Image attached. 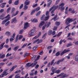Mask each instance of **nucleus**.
Returning a JSON list of instances; mask_svg holds the SVG:
<instances>
[{
  "label": "nucleus",
  "instance_id": "1",
  "mask_svg": "<svg viewBox=\"0 0 78 78\" xmlns=\"http://www.w3.org/2000/svg\"><path fill=\"white\" fill-rule=\"evenodd\" d=\"M76 20V18H75L73 19L72 18H68L66 20L65 23L66 25H69L70 24L71 22H74L75 20Z\"/></svg>",
  "mask_w": 78,
  "mask_h": 78
},
{
  "label": "nucleus",
  "instance_id": "2",
  "mask_svg": "<svg viewBox=\"0 0 78 78\" xmlns=\"http://www.w3.org/2000/svg\"><path fill=\"white\" fill-rule=\"evenodd\" d=\"M34 31H35V29H32L30 31V33L28 34V37H32V36H33L34 34Z\"/></svg>",
  "mask_w": 78,
  "mask_h": 78
},
{
  "label": "nucleus",
  "instance_id": "3",
  "mask_svg": "<svg viewBox=\"0 0 78 78\" xmlns=\"http://www.w3.org/2000/svg\"><path fill=\"white\" fill-rule=\"evenodd\" d=\"M7 70H8V69H5L3 72V73L1 74V77H4V76H6V75H7L8 74V73H7V72H6Z\"/></svg>",
  "mask_w": 78,
  "mask_h": 78
},
{
  "label": "nucleus",
  "instance_id": "4",
  "mask_svg": "<svg viewBox=\"0 0 78 78\" xmlns=\"http://www.w3.org/2000/svg\"><path fill=\"white\" fill-rule=\"evenodd\" d=\"M37 42V44H40V43H41V42H43V40L42 39L39 40V39H37L35 41H34L33 42V44H35V43H36V42Z\"/></svg>",
  "mask_w": 78,
  "mask_h": 78
},
{
  "label": "nucleus",
  "instance_id": "5",
  "mask_svg": "<svg viewBox=\"0 0 78 78\" xmlns=\"http://www.w3.org/2000/svg\"><path fill=\"white\" fill-rule=\"evenodd\" d=\"M70 50H66L65 49L64 51L60 54L61 56H62L65 53H66L68 52H69Z\"/></svg>",
  "mask_w": 78,
  "mask_h": 78
},
{
  "label": "nucleus",
  "instance_id": "6",
  "mask_svg": "<svg viewBox=\"0 0 78 78\" xmlns=\"http://www.w3.org/2000/svg\"><path fill=\"white\" fill-rule=\"evenodd\" d=\"M58 17V15H56L53 18L51 19V20H53L54 21H56L57 20H58V19H59V17Z\"/></svg>",
  "mask_w": 78,
  "mask_h": 78
},
{
  "label": "nucleus",
  "instance_id": "7",
  "mask_svg": "<svg viewBox=\"0 0 78 78\" xmlns=\"http://www.w3.org/2000/svg\"><path fill=\"white\" fill-rule=\"evenodd\" d=\"M45 23V22L44 21H41L39 25V28H41L43 25H44Z\"/></svg>",
  "mask_w": 78,
  "mask_h": 78
},
{
  "label": "nucleus",
  "instance_id": "8",
  "mask_svg": "<svg viewBox=\"0 0 78 78\" xmlns=\"http://www.w3.org/2000/svg\"><path fill=\"white\" fill-rule=\"evenodd\" d=\"M29 27V25H28V23H25L24 25V30H25V29H27L28 27Z\"/></svg>",
  "mask_w": 78,
  "mask_h": 78
},
{
  "label": "nucleus",
  "instance_id": "9",
  "mask_svg": "<svg viewBox=\"0 0 78 78\" xmlns=\"http://www.w3.org/2000/svg\"><path fill=\"white\" fill-rule=\"evenodd\" d=\"M30 1L27 0L24 2V5H26V6L28 5H30Z\"/></svg>",
  "mask_w": 78,
  "mask_h": 78
},
{
  "label": "nucleus",
  "instance_id": "10",
  "mask_svg": "<svg viewBox=\"0 0 78 78\" xmlns=\"http://www.w3.org/2000/svg\"><path fill=\"white\" fill-rule=\"evenodd\" d=\"M50 24H51V22H50L48 23L46 22L45 25V26L46 27V28H48V27L50 26Z\"/></svg>",
  "mask_w": 78,
  "mask_h": 78
},
{
  "label": "nucleus",
  "instance_id": "11",
  "mask_svg": "<svg viewBox=\"0 0 78 78\" xmlns=\"http://www.w3.org/2000/svg\"><path fill=\"white\" fill-rule=\"evenodd\" d=\"M30 62L28 63L26 65V67H31V66H33L34 64V63H33L32 64L30 65Z\"/></svg>",
  "mask_w": 78,
  "mask_h": 78
},
{
  "label": "nucleus",
  "instance_id": "12",
  "mask_svg": "<svg viewBox=\"0 0 78 78\" xmlns=\"http://www.w3.org/2000/svg\"><path fill=\"white\" fill-rule=\"evenodd\" d=\"M64 60V58L59 60L57 62H56V64H57V65L59 64L60 62H62V61H63Z\"/></svg>",
  "mask_w": 78,
  "mask_h": 78
},
{
  "label": "nucleus",
  "instance_id": "13",
  "mask_svg": "<svg viewBox=\"0 0 78 78\" xmlns=\"http://www.w3.org/2000/svg\"><path fill=\"white\" fill-rule=\"evenodd\" d=\"M4 16H5V15H4L3 14H2L0 16V19H2V20H4V19H5V17H3Z\"/></svg>",
  "mask_w": 78,
  "mask_h": 78
},
{
  "label": "nucleus",
  "instance_id": "14",
  "mask_svg": "<svg viewBox=\"0 0 78 78\" xmlns=\"http://www.w3.org/2000/svg\"><path fill=\"white\" fill-rule=\"evenodd\" d=\"M68 76H69L68 75H67L66 74H64V73L62 76L60 77V78H65V77H67Z\"/></svg>",
  "mask_w": 78,
  "mask_h": 78
},
{
  "label": "nucleus",
  "instance_id": "15",
  "mask_svg": "<svg viewBox=\"0 0 78 78\" xmlns=\"http://www.w3.org/2000/svg\"><path fill=\"white\" fill-rule=\"evenodd\" d=\"M16 20V18L14 17L13 19L12 20L11 23H13L14 21H15L14 23L17 22V20Z\"/></svg>",
  "mask_w": 78,
  "mask_h": 78
},
{
  "label": "nucleus",
  "instance_id": "16",
  "mask_svg": "<svg viewBox=\"0 0 78 78\" xmlns=\"http://www.w3.org/2000/svg\"><path fill=\"white\" fill-rule=\"evenodd\" d=\"M19 48V46L15 47L13 48V50H14L15 51H17V50Z\"/></svg>",
  "mask_w": 78,
  "mask_h": 78
},
{
  "label": "nucleus",
  "instance_id": "17",
  "mask_svg": "<svg viewBox=\"0 0 78 78\" xmlns=\"http://www.w3.org/2000/svg\"><path fill=\"white\" fill-rule=\"evenodd\" d=\"M19 0H17L16 1L14 2V5H17L19 3Z\"/></svg>",
  "mask_w": 78,
  "mask_h": 78
},
{
  "label": "nucleus",
  "instance_id": "18",
  "mask_svg": "<svg viewBox=\"0 0 78 78\" xmlns=\"http://www.w3.org/2000/svg\"><path fill=\"white\" fill-rule=\"evenodd\" d=\"M5 34L7 36H9L11 35V32L9 31H7L5 32Z\"/></svg>",
  "mask_w": 78,
  "mask_h": 78
},
{
  "label": "nucleus",
  "instance_id": "19",
  "mask_svg": "<svg viewBox=\"0 0 78 78\" xmlns=\"http://www.w3.org/2000/svg\"><path fill=\"white\" fill-rule=\"evenodd\" d=\"M53 8V9H54V10H56V9L57 8H58V7H59V5H56L55 6V5H54L53 6H52Z\"/></svg>",
  "mask_w": 78,
  "mask_h": 78
},
{
  "label": "nucleus",
  "instance_id": "20",
  "mask_svg": "<svg viewBox=\"0 0 78 78\" xmlns=\"http://www.w3.org/2000/svg\"><path fill=\"white\" fill-rule=\"evenodd\" d=\"M16 67H17V66H13L12 67V68L10 69V71L12 72V70H14V69H15V68H16Z\"/></svg>",
  "mask_w": 78,
  "mask_h": 78
},
{
  "label": "nucleus",
  "instance_id": "21",
  "mask_svg": "<svg viewBox=\"0 0 78 78\" xmlns=\"http://www.w3.org/2000/svg\"><path fill=\"white\" fill-rule=\"evenodd\" d=\"M49 18H50V16L45 17L44 18V21H47V20H48V19Z\"/></svg>",
  "mask_w": 78,
  "mask_h": 78
},
{
  "label": "nucleus",
  "instance_id": "22",
  "mask_svg": "<svg viewBox=\"0 0 78 78\" xmlns=\"http://www.w3.org/2000/svg\"><path fill=\"white\" fill-rule=\"evenodd\" d=\"M32 22H34V23L37 22H38V20H37V19L35 18L33 19L32 20Z\"/></svg>",
  "mask_w": 78,
  "mask_h": 78
},
{
  "label": "nucleus",
  "instance_id": "23",
  "mask_svg": "<svg viewBox=\"0 0 78 78\" xmlns=\"http://www.w3.org/2000/svg\"><path fill=\"white\" fill-rule=\"evenodd\" d=\"M51 3H52V1H51L48 3L47 5V7H48V8H49V7H50V5H51Z\"/></svg>",
  "mask_w": 78,
  "mask_h": 78
},
{
  "label": "nucleus",
  "instance_id": "24",
  "mask_svg": "<svg viewBox=\"0 0 78 78\" xmlns=\"http://www.w3.org/2000/svg\"><path fill=\"white\" fill-rule=\"evenodd\" d=\"M40 9H41V8L40 7H37L36 9H34V10L35 11H39L40 10Z\"/></svg>",
  "mask_w": 78,
  "mask_h": 78
},
{
  "label": "nucleus",
  "instance_id": "25",
  "mask_svg": "<svg viewBox=\"0 0 78 78\" xmlns=\"http://www.w3.org/2000/svg\"><path fill=\"white\" fill-rule=\"evenodd\" d=\"M41 11H38L36 14V16H39V15H40V14H41Z\"/></svg>",
  "mask_w": 78,
  "mask_h": 78
},
{
  "label": "nucleus",
  "instance_id": "26",
  "mask_svg": "<svg viewBox=\"0 0 78 78\" xmlns=\"http://www.w3.org/2000/svg\"><path fill=\"white\" fill-rule=\"evenodd\" d=\"M23 31H24V30H23V29H21L20 31L19 34H22Z\"/></svg>",
  "mask_w": 78,
  "mask_h": 78
},
{
  "label": "nucleus",
  "instance_id": "27",
  "mask_svg": "<svg viewBox=\"0 0 78 78\" xmlns=\"http://www.w3.org/2000/svg\"><path fill=\"white\" fill-rule=\"evenodd\" d=\"M19 74H16L15 76V78H20V76H19Z\"/></svg>",
  "mask_w": 78,
  "mask_h": 78
},
{
  "label": "nucleus",
  "instance_id": "28",
  "mask_svg": "<svg viewBox=\"0 0 78 78\" xmlns=\"http://www.w3.org/2000/svg\"><path fill=\"white\" fill-rule=\"evenodd\" d=\"M60 72H61V70H58L55 71V73H57V74H59V73H60Z\"/></svg>",
  "mask_w": 78,
  "mask_h": 78
},
{
  "label": "nucleus",
  "instance_id": "29",
  "mask_svg": "<svg viewBox=\"0 0 78 78\" xmlns=\"http://www.w3.org/2000/svg\"><path fill=\"white\" fill-rule=\"evenodd\" d=\"M28 55H30V53L28 52L26 53L24 55V57L25 58L26 56H28Z\"/></svg>",
  "mask_w": 78,
  "mask_h": 78
},
{
  "label": "nucleus",
  "instance_id": "30",
  "mask_svg": "<svg viewBox=\"0 0 78 78\" xmlns=\"http://www.w3.org/2000/svg\"><path fill=\"white\" fill-rule=\"evenodd\" d=\"M60 11H64V9H65V8H64V7H63V6H61L60 8Z\"/></svg>",
  "mask_w": 78,
  "mask_h": 78
},
{
  "label": "nucleus",
  "instance_id": "31",
  "mask_svg": "<svg viewBox=\"0 0 78 78\" xmlns=\"http://www.w3.org/2000/svg\"><path fill=\"white\" fill-rule=\"evenodd\" d=\"M62 33V32H60L57 35V36L58 37H59V36H60L61 35V34Z\"/></svg>",
  "mask_w": 78,
  "mask_h": 78
},
{
  "label": "nucleus",
  "instance_id": "32",
  "mask_svg": "<svg viewBox=\"0 0 78 78\" xmlns=\"http://www.w3.org/2000/svg\"><path fill=\"white\" fill-rule=\"evenodd\" d=\"M55 23L57 26H59L60 25V23L59 22L56 21L55 22Z\"/></svg>",
  "mask_w": 78,
  "mask_h": 78
},
{
  "label": "nucleus",
  "instance_id": "33",
  "mask_svg": "<svg viewBox=\"0 0 78 78\" xmlns=\"http://www.w3.org/2000/svg\"><path fill=\"white\" fill-rule=\"evenodd\" d=\"M59 2H60V0H56L55 2V5H57L59 3Z\"/></svg>",
  "mask_w": 78,
  "mask_h": 78
},
{
  "label": "nucleus",
  "instance_id": "34",
  "mask_svg": "<svg viewBox=\"0 0 78 78\" xmlns=\"http://www.w3.org/2000/svg\"><path fill=\"white\" fill-rule=\"evenodd\" d=\"M48 34L49 35H51L52 34V30H49L48 32Z\"/></svg>",
  "mask_w": 78,
  "mask_h": 78
},
{
  "label": "nucleus",
  "instance_id": "35",
  "mask_svg": "<svg viewBox=\"0 0 78 78\" xmlns=\"http://www.w3.org/2000/svg\"><path fill=\"white\" fill-rule=\"evenodd\" d=\"M28 7L26 5H25L24 6V8H23L24 10H27V9H28Z\"/></svg>",
  "mask_w": 78,
  "mask_h": 78
},
{
  "label": "nucleus",
  "instance_id": "36",
  "mask_svg": "<svg viewBox=\"0 0 78 78\" xmlns=\"http://www.w3.org/2000/svg\"><path fill=\"white\" fill-rule=\"evenodd\" d=\"M59 55H60V52L58 51L56 53L55 55L56 56H58Z\"/></svg>",
  "mask_w": 78,
  "mask_h": 78
},
{
  "label": "nucleus",
  "instance_id": "37",
  "mask_svg": "<svg viewBox=\"0 0 78 78\" xmlns=\"http://www.w3.org/2000/svg\"><path fill=\"white\" fill-rule=\"evenodd\" d=\"M36 12V11L34 10V9L31 12L30 15H33V14L34 13V12Z\"/></svg>",
  "mask_w": 78,
  "mask_h": 78
},
{
  "label": "nucleus",
  "instance_id": "38",
  "mask_svg": "<svg viewBox=\"0 0 78 78\" xmlns=\"http://www.w3.org/2000/svg\"><path fill=\"white\" fill-rule=\"evenodd\" d=\"M65 40V39H64L63 40H62V39L59 42V44H60V45H61V44H62V42H63V41H64Z\"/></svg>",
  "mask_w": 78,
  "mask_h": 78
},
{
  "label": "nucleus",
  "instance_id": "39",
  "mask_svg": "<svg viewBox=\"0 0 78 78\" xmlns=\"http://www.w3.org/2000/svg\"><path fill=\"white\" fill-rule=\"evenodd\" d=\"M55 59H53L51 62V66H52L53 64H54V62H55Z\"/></svg>",
  "mask_w": 78,
  "mask_h": 78
},
{
  "label": "nucleus",
  "instance_id": "40",
  "mask_svg": "<svg viewBox=\"0 0 78 78\" xmlns=\"http://www.w3.org/2000/svg\"><path fill=\"white\" fill-rule=\"evenodd\" d=\"M45 15H43L41 17V20H44V19L45 18Z\"/></svg>",
  "mask_w": 78,
  "mask_h": 78
},
{
  "label": "nucleus",
  "instance_id": "41",
  "mask_svg": "<svg viewBox=\"0 0 78 78\" xmlns=\"http://www.w3.org/2000/svg\"><path fill=\"white\" fill-rule=\"evenodd\" d=\"M75 60L76 61H78V55L76 56L75 58Z\"/></svg>",
  "mask_w": 78,
  "mask_h": 78
},
{
  "label": "nucleus",
  "instance_id": "42",
  "mask_svg": "<svg viewBox=\"0 0 78 78\" xmlns=\"http://www.w3.org/2000/svg\"><path fill=\"white\" fill-rule=\"evenodd\" d=\"M10 23V21H8L5 23V26H8V25H9Z\"/></svg>",
  "mask_w": 78,
  "mask_h": 78
},
{
  "label": "nucleus",
  "instance_id": "43",
  "mask_svg": "<svg viewBox=\"0 0 78 78\" xmlns=\"http://www.w3.org/2000/svg\"><path fill=\"white\" fill-rule=\"evenodd\" d=\"M46 16H49V12L48 11H47L46 13Z\"/></svg>",
  "mask_w": 78,
  "mask_h": 78
},
{
  "label": "nucleus",
  "instance_id": "44",
  "mask_svg": "<svg viewBox=\"0 0 78 78\" xmlns=\"http://www.w3.org/2000/svg\"><path fill=\"white\" fill-rule=\"evenodd\" d=\"M6 20H4L2 23V25H4V24H5V23H6Z\"/></svg>",
  "mask_w": 78,
  "mask_h": 78
},
{
  "label": "nucleus",
  "instance_id": "45",
  "mask_svg": "<svg viewBox=\"0 0 78 78\" xmlns=\"http://www.w3.org/2000/svg\"><path fill=\"white\" fill-rule=\"evenodd\" d=\"M63 74H64V73H62L60 74L57 76V77H59V76H62L63 75Z\"/></svg>",
  "mask_w": 78,
  "mask_h": 78
},
{
  "label": "nucleus",
  "instance_id": "46",
  "mask_svg": "<svg viewBox=\"0 0 78 78\" xmlns=\"http://www.w3.org/2000/svg\"><path fill=\"white\" fill-rule=\"evenodd\" d=\"M5 54H3L1 56V59H3V58H5Z\"/></svg>",
  "mask_w": 78,
  "mask_h": 78
},
{
  "label": "nucleus",
  "instance_id": "47",
  "mask_svg": "<svg viewBox=\"0 0 78 78\" xmlns=\"http://www.w3.org/2000/svg\"><path fill=\"white\" fill-rule=\"evenodd\" d=\"M64 6V3H62L59 5V6Z\"/></svg>",
  "mask_w": 78,
  "mask_h": 78
},
{
  "label": "nucleus",
  "instance_id": "48",
  "mask_svg": "<svg viewBox=\"0 0 78 78\" xmlns=\"http://www.w3.org/2000/svg\"><path fill=\"white\" fill-rule=\"evenodd\" d=\"M72 45L73 44H72V43H69L68 44L66 47H70V46H72Z\"/></svg>",
  "mask_w": 78,
  "mask_h": 78
},
{
  "label": "nucleus",
  "instance_id": "49",
  "mask_svg": "<svg viewBox=\"0 0 78 78\" xmlns=\"http://www.w3.org/2000/svg\"><path fill=\"white\" fill-rule=\"evenodd\" d=\"M15 11V8H12V10L11 11V13H12L14 12V11Z\"/></svg>",
  "mask_w": 78,
  "mask_h": 78
},
{
  "label": "nucleus",
  "instance_id": "50",
  "mask_svg": "<svg viewBox=\"0 0 78 78\" xmlns=\"http://www.w3.org/2000/svg\"><path fill=\"white\" fill-rule=\"evenodd\" d=\"M20 72H21V70H19L16 71V72H15V73H20Z\"/></svg>",
  "mask_w": 78,
  "mask_h": 78
},
{
  "label": "nucleus",
  "instance_id": "51",
  "mask_svg": "<svg viewBox=\"0 0 78 78\" xmlns=\"http://www.w3.org/2000/svg\"><path fill=\"white\" fill-rule=\"evenodd\" d=\"M12 54H9V53H8L6 55V57H9V56H11Z\"/></svg>",
  "mask_w": 78,
  "mask_h": 78
},
{
  "label": "nucleus",
  "instance_id": "52",
  "mask_svg": "<svg viewBox=\"0 0 78 78\" xmlns=\"http://www.w3.org/2000/svg\"><path fill=\"white\" fill-rule=\"evenodd\" d=\"M23 37V36L22 35H20L19 37V40H20Z\"/></svg>",
  "mask_w": 78,
  "mask_h": 78
},
{
  "label": "nucleus",
  "instance_id": "53",
  "mask_svg": "<svg viewBox=\"0 0 78 78\" xmlns=\"http://www.w3.org/2000/svg\"><path fill=\"white\" fill-rule=\"evenodd\" d=\"M56 69H57V68H54L53 69H52V72H54V73H55V70H56Z\"/></svg>",
  "mask_w": 78,
  "mask_h": 78
},
{
  "label": "nucleus",
  "instance_id": "54",
  "mask_svg": "<svg viewBox=\"0 0 78 78\" xmlns=\"http://www.w3.org/2000/svg\"><path fill=\"white\" fill-rule=\"evenodd\" d=\"M23 4H22L21 5H20V9H21L23 8Z\"/></svg>",
  "mask_w": 78,
  "mask_h": 78
},
{
  "label": "nucleus",
  "instance_id": "55",
  "mask_svg": "<svg viewBox=\"0 0 78 78\" xmlns=\"http://www.w3.org/2000/svg\"><path fill=\"white\" fill-rule=\"evenodd\" d=\"M12 0H9L8 1V3H9V5H10L12 3Z\"/></svg>",
  "mask_w": 78,
  "mask_h": 78
},
{
  "label": "nucleus",
  "instance_id": "56",
  "mask_svg": "<svg viewBox=\"0 0 78 78\" xmlns=\"http://www.w3.org/2000/svg\"><path fill=\"white\" fill-rule=\"evenodd\" d=\"M19 11H17L16 12L15 14H14V16H16L17 15V14H18V13H19Z\"/></svg>",
  "mask_w": 78,
  "mask_h": 78
},
{
  "label": "nucleus",
  "instance_id": "57",
  "mask_svg": "<svg viewBox=\"0 0 78 78\" xmlns=\"http://www.w3.org/2000/svg\"><path fill=\"white\" fill-rule=\"evenodd\" d=\"M53 47V46H48L47 48V49L48 50H49V49H50V48H52Z\"/></svg>",
  "mask_w": 78,
  "mask_h": 78
},
{
  "label": "nucleus",
  "instance_id": "58",
  "mask_svg": "<svg viewBox=\"0 0 78 78\" xmlns=\"http://www.w3.org/2000/svg\"><path fill=\"white\" fill-rule=\"evenodd\" d=\"M57 29H58V27H57L56 26H55L54 27V28H53L54 30H57Z\"/></svg>",
  "mask_w": 78,
  "mask_h": 78
},
{
  "label": "nucleus",
  "instance_id": "59",
  "mask_svg": "<svg viewBox=\"0 0 78 78\" xmlns=\"http://www.w3.org/2000/svg\"><path fill=\"white\" fill-rule=\"evenodd\" d=\"M11 9V7H9L7 10V12L8 13Z\"/></svg>",
  "mask_w": 78,
  "mask_h": 78
},
{
  "label": "nucleus",
  "instance_id": "60",
  "mask_svg": "<svg viewBox=\"0 0 78 78\" xmlns=\"http://www.w3.org/2000/svg\"><path fill=\"white\" fill-rule=\"evenodd\" d=\"M37 63V62H35L34 64V65H33L32 67H34V66H35L36 64Z\"/></svg>",
  "mask_w": 78,
  "mask_h": 78
},
{
  "label": "nucleus",
  "instance_id": "61",
  "mask_svg": "<svg viewBox=\"0 0 78 78\" xmlns=\"http://www.w3.org/2000/svg\"><path fill=\"white\" fill-rule=\"evenodd\" d=\"M5 44V42H4L2 43V44H1L0 45V47H3V45H4V44Z\"/></svg>",
  "mask_w": 78,
  "mask_h": 78
},
{
  "label": "nucleus",
  "instance_id": "62",
  "mask_svg": "<svg viewBox=\"0 0 78 78\" xmlns=\"http://www.w3.org/2000/svg\"><path fill=\"white\" fill-rule=\"evenodd\" d=\"M37 48V46H35L33 48V50H36V48Z\"/></svg>",
  "mask_w": 78,
  "mask_h": 78
},
{
  "label": "nucleus",
  "instance_id": "63",
  "mask_svg": "<svg viewBox=\"0 0 78 78\" xmlns=\"http://www.w3.org/2000/svg\"><path fill=\"white\" fill-rule=\"evenodd\" d=\"M4 47H5V48H8V47H9V46L8 45L6 44L4 46Z\"/></svg>",
  "mask_w": 78,
  "mask_h": 78
},
{
  "label": "nucleus",
  "instance_id": "64",
  "mask_svg": "<svg viewBox=\"0 0 78 78\" xmlns=\"http://www.w3.org/2000/svg\"><path fill=\"white\" fill-rule=\"evenodd\" d=\"M41 32H39L38 34V37H39V36H41Z\"/></svg>",
  "mask_w": 78,
  "mask_h": 78
}]
</instances>
